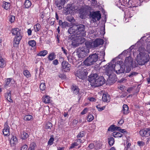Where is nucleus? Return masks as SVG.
<instances>
[{
    "label": "nucleus",
    "instance_id": "obj_1",
    "mask_svg": "<svg viewBox=\"0 0 150 150\" xmlns=\"http://www.w3.org/2000/svg\"><path fill=\"white\" fill-rule=\"evenodd\" d=\"M139 53L136 58L138 64L141 65H144L149 61V57L147 50L143 47L139 48Z\"/></svg>",
    "mask_w": 150,
    "mask_h": 150
},
{
    "label": "nucleus",
    "instance_id": "obj_2",
    "mask_svg": "<svg viewBox=\"0 0 150 150\" xmlns=\"http://www.w3.org/2000/svg\"><path fill=\"white\" fill-rule=\"evenodd\" d=\"M85 26L83 24L76 25L74 24L73 26L69 28L68 32L70 34H74L77 37L82 38L85 36Z\"/></svg>",
    "mask_w": 150,
    "mask_h": 150
},
{
    "label": "nucleus",
    "instance_id": "obj_3",
    "mask_svg": "<svg viewBox=\"0 0 150 150\" xmlns=\"http://www.w3.org/2000/svg\"><path fill=\"white\" fill-rule=\"evenodd\" d=\"M88 46L86 45L80 47L76 50V53L78 57L81 58L85 57L89 53V49Z\"/></svg>",
    "mask_w": 150,
    "mask_h": 150
},
{
    "label": "nucleus",
    "instance_id": "obj_4",
    "mask_svg": "<svg viewBox=\"0 0 150 150\" xmlns=\"http://www.w3.org/2000/svg\"><path fill=\"white\" fill-rule=\"evenodd\" d=\"M98 52L90 55L83 62V64L88 66L93 64L98 59Z\"/></svg>",
    "mask_w": 150,
    "mask_h": 150
},
{
    "label": "nucleus",
    "instance_id": "obj_5",
    "mask_svg": "<svg viewBox=\"0 0 150 150\" xmlns=\"http://www.w3.org/2000/svg\"><path fill=\"white\" fill-rule=\"evenodd\" d=\"M11 32L13 35H16V37H15L13 41V44L14 47H16L19 44L20 40L22 38L19 29L17 28H14L11 30Z\"/></svg>",
    "mask_w": 150,
    "mask_h": 150
},
{
    "label": "nucleus",
    "instance_id": "obj_6",
    "mask_svg": "<svg viewBox=\"0 0 150 150\" xmlns=\"http://www.w3.org/2000/svg\"><path fill=\"white\" fill-rule=\"evenodd\" d=\"M87 70L85 68L83 67L82 65L79 67L78 69L75 72V75L79 78L82 79H83L87 75Z\"/></svg>",
    "mask_w": 150,
    "mask_h": 150
},
{
    "label": "nucleus",
    "instance_id": "obj_7",
    "mask_svg": "<svg viewBox=\"0 0 150 150\" xmlns=\"http://www.w3.org/2000/svg\"><path fill=\"white\" fill-rule=\"evenodd\" d=\"M103 41L101 39H98L96 40L93 42L87 41L85 42L86 45L89 47L90 48L97 47L98 46L102 45L103 43Z\"/></svg>",
    "mask_w": 150,
    "mask_h": 150
},
{
    "label": "nucleus",
    "instance_id": "obj_8",
    "mask_svg": "<svg viewBox=\"0 0 150 150\" xmlns=\"http://www.w3.org/2000/svg\"><path fill=\"white\" fill-rule=\"evenodd\" d=\"M90 15L92 18V21L93 23L99 21L101 18V14L100 13V11L90 12Z\"/></svg>",
    "mask_w": 150,
    "mask_h": 150
},
{
    "label": "nucleus",
    "instance_id": "obj_9",
    "mask_svg": "<svg viewBox=\"0 0 150 150\" xmlns=\"http://www.w3.org/2000/svg\"><path fill=\"white\" fill-rule=\"evenodd\" d=\"M124 67V66H121L118 64H114V71H115L116 73L117 74L124 73L125 71V68Z\"/></svg>",
    "mask_w": 150,
    "mask_h": 150
},
{
    "label": "nucleus",
    "instance_id": "obj_10",
    "mask_svg": "<svg viewBox=\"0 0 150 150\" xmlns=\"http://www.w3.org/2000/svg\"><path fill=\"white\" fill-rule=\"evenodd\" d=\"M133 59L131 57H126L125 61V64L126 67H128V69L126 71V72L128 73L130 71V67L132 66Z\"/></svg>",
    "mask_w": 150,
    "mask_h": 150
},
{
    "label": "nucleus",
    "instance_id": "obj_11",
    "mask_svg": "<svg viewBox=\"0 0 150 150\" xmlns=\"http://www.w3.org/2000/svg\"><path fill=\"white\" fill-rule=\"evenodd\" d=\"M98 78L96 81L94 82L92 86H94L95 87L99 86L105 83V80L103 76H98Z\"/></svg>",
    "mask_w": 150,
    "mask_h": 150
},
{
    "label": "nucleus",
    "instance_id": "obj_12",
    "mask_svg": "<svg viewBox=\"0 0 150 150\" xmlns=\"http://www.w3.org/2000/svg\"><path fill=\"white\" fill-rule=\"evenodd\" d=\"M76 38L72 41L71 45L74 47H76L78 46L79 44L82 43V40L84 39V38L77 37Z\"/></svg>",
    "mask_w": 150,
    "mask_h": 150
},
{
    "label": "nucleus",
    "instance_id": "obj_13",
    "mask_svg": "<svg viewBox=\"0 0 150 150\" xmlns=\"http://www.w3.org/2000/svg\"><path fill=\"white\" fill-rule=\"evenodd\" d=\"M114 64L112 63H110L108 65L105 66V71L108 75H110L114 71Z\"/></svg>",
    "mask_w": 150,
    "mask_h": 150
},
{
    "label": "nucleus",
    "instance_id": "obj_14",
    "mask_svg": "<svg viewBox=\"0 0 150 150\" xmlns=\"http://www.w3.org/2000/svg\"><path fill=\"white\" fill-rule=\"evenodd\" d=\"M98 76L97 74L96 73L92 74L89 76L88 81L90 82L92 86L93 85L94 82L96 81Z\"/></svg>",
    "mask_w": 150,
    "mask_h": 150
},
{
    "label": "nucleus",
    "instance_id": "obj_15",
    "mask_svg": "<svg viewBox=\"0 0 150 150\" xmlns=\"http://www.w3.org/2000/svg\"><path fill=\"white\" fill-rule=\"evenodd\" d=\"M62 65L63 69L64 70V71H67L70 69L71 65L67 61H63L62 63Z\"/></svg>",
    "mask_w": 150,
    "mask_h": 150
},
{
    "label": "nucleus",
    "instance_id": "obj_16",
    "mask_svg": "<svg viewBox=\"0 0 150 150\" xmlns=\"http://www.w3.org/2000/svg\"><path fill=\"white\" fill-rule=\"evenodd\" d=\"M139 134L142 137H148L150 136V130L148 129L142 130L140 131Z\"/></svg>",
    "mask_w": 150,
    "mask_h": 150
},
{
    "label": "nucleus",
    "instance_id": "obj_17",
    "mask_svg": "<svg viewBox=\"0 0 150 150\" xmlns=\"http://www.w3.org/2000/svg\"><path fill=\"white\" fill-rule=\"evenodd\" d=\"M4 129H3V134L5 136H8L10 135L9 127L6 123L5 124Z\"/></svg>",
    "mask_w": 150,
    "mask_h": 150
},
{
    "label": "nucleus",
    "instance_id": "obj_18",
    "mask_svg": "<svg viewBox=\"0 0 150 150\" xmlns=\"http://www.w3.org/2000/svg\"><path fill=\"white\" fill-rule=\"evenodd\" d=\"M64 0H56L55 4L59 9L62 8V6L64 4Z\"/></svg>",
    "mask_w": 150,
    "mask_h": 150
},
{
    "label": "nucleus",
    "instance_id": "obj_19",
    "mask_svg": "<svg viewBox=\"0 0 150 150\" xmlns=\"http://www.w3.org/2000/svg\"><path fill=\"white\" fill-rule=\"evenodd\" d=\"M102 99L104 102H108L110 101V98L109 95L108 94H103L102 96Z\"/></svg>",
    "mask_w": 150,
    "mask_h": 150
},
{
    "label": "nucleus",
    "instance_id": "obj_20",
    "mask_svg": "<svg viewBox=\"0 0 150 150\" xmlns=\"http://www.w3.org/2000/svg\"><path fill=\"white\" fill-rule=\"evenodd\" d=\"M6 95H5V97L8 101L10 102H12L13 100L11 98V91H8Z\"/></svg>",
    "mask_w": 150,
    "mask_h": 150
},
{
    "label": "nucleus",
    "instance_id": "obj_21",
    "mask_svg": "<svg viewBox=\"0 0 150 150\" xmlns=\"http://www.w3.org/2000/svg\"><path fill=\"white\" fill-rule=\"evenodd\" d=\"M10 3L7 2L3 1L2 6L4 9L7 10L10 8Z\"/></svg>",
    "mask_w": 150,
    "mask_h": 150
},
{
    "label": "nucleus",
    "instance_id": "obj_22",
    "mask_svg": "<svg viewBox=\"0 0 150 150\" xmlns=\"http://www.w3.org/2000/svg\"><path fill=\"white\" fill-rule=\"evenodd\" d=\"M123 109L122 110V112L124 114L126 115L129 113L128 107L126 105H124L122 107Z\"/></svg>",
    "mask_w": 150,
    "mask_h": 150
},
{
    "label": "nucleus",
    "instance_id": "obj_23",
    "mask_svg": "<svg viewBox=\"0 0 150 150\" xmlns=\"http://www.w3.org/2000/svg\"><path fill=\"white\" fill-rule=\"evenodd\" d=\"M6 65V61L1 57H0V67L3 68Z\"/></svg>",
    "mask_w": 150,
    "mask_h": 150
},
{
    "label": "nucleus",
    "instance_id": "obj_24",
    "mask_svg": "<svg viewBox=\"0 0 150 150\" xmlns=\"http://www.w3.org/2000/svg\"><path fill=\"white\" fill-rule=\"evenodd\" d=\"M17 141V138L16 137L13 136L10 140V143L11 146H13Z\"/></svg>",
    "mask_w": 150,
    "mask_h": 150
},
{
    "label": "nucleus",
    "instance_id": "obj_25",
    "mask_svg": "<svg viewBox=\"0 0 150 150\" xmlns=\"http://www.w3.org/2000/svg\"><path fill=\"white\" fill-rule=\"evenodd\" d=\"M71 89L73 92V93L75 94H77L79 93V89L77 86H73L71 88Z\"/></svg>",
    "mask_w": 150,
    "mask_h": 150
},
{
    "label": "nucleus",
    "instance_id": "obj_26",
    "mask_svg": "<svg viewBox=\"0 0 150 150\" xmlns=\"http://www.w3.org/2000/svg\"><path fill=\"white\" fill-rule=\"evenodd\" d=\"M24 5L25 8H28L31 6L32 3L29 0H26L25 1Z\"/></svg>",
    "mask_w": 150,
    "mask_h": 150
},
{
    "label": "nucleus",
    "instance_id": "obj_27",
    "mask_svg": "<svg viewBox=\"0 0 150 150\" xmlns=\"http://www.w3.org/2000/svg\"><path fill=\"white\" fill-rule=\"evenodd\" d=\"M113 136L115 138L121 137L122 135L119 132H114L112 133Z\"/></svg>",
    "mask_w": 150,
    "mask_h": 150
},
{
    "label": "nucleus",
    "instance_id": "obj_28",
    "mask_svg": "<svg viewBox=\"0 0 150 150\" xmlns=\"http://www.w3.org/2000/svg\"><path fill=\"white\" fill-rule=\"evenodd\" d=\"M41 25L39 24H37L34 26L35 31V32L38 31L41 29Z\"/></svg>",
    "mask_w": 150,
    "mask_h": 150
},
{
    "label": "nucleus",
    "instance_id": "obj_29",
    "mask_svg": "<svg viewBox=\"0 0 150 150\" xmlns=\"http://www.w3.org/2000/svg\"><path fill=\"white\" fill-rule=\"evenodd\" d=\"M43 100L44 102L46 103H50L51 102L50 98L47 96H45L43 98Z\"/></svg>",
    "mask_w": 150,
    "mask_h": 150
},
{
    "label": "nucleus",
    "instance_id": "obj_30",
    "mask_svg": "<svg viewBox=\"0 0 150 150\" xmlns=\"http://www.w3.org/2000/svg\"><path fill=\"white\" fill-rule=\"evenodd\" d=\"M23 73L24 75L27 78H29L31 76L30 72L27 70H24L23 71Z\"/></svg>",
    "mask_w": 150,
    "mask_h": 150
},
{
    "label": "nucleus",
    "instance_id": "obj_31",
    "mask_svg": "<svg viewBox=\"0 0 150 150\" xmlns=\"http://www.w3.org/2000/svg\"><path fill=\"white\" fill-rule=\"evenodd\" d=\"M28 135L27 133L23 132L21 133V138L23 139H25L28 137Z\"/></svg>",
    "mask_w": 150,
    "mask_h": 150
},
{
    "label": "nucleus",
    "instance_id": "obj_32",
    "mask_svg": "<svg viewBox=\"0 0 150 150\" xmlns=\"http://www.w3.org/2000/svg\"><path fill=\"white\" fill-rule=\"evenodd\" d=\"M47 54V51L46 50H44L40 51L37 54L38 56H44Z\"/></svg>",
    "mask_w": 150,
    "mask_h": 150
},
{
    "label": "nucleus",
    "instance_id": "obj_33",
    "mask_svg": "<svg viewBox=\"0 0 150 150\" xmlns=\"http://www.w3.org/2000/svg\"><path fill=\"white\" fill-rule=\"evenodd\" d=\"M55 56L54 53H52L49 55L48 58L49 60L52 61L55 58Z\"/></svg>",
    "mask_w": 150,
    "mask_h": 150
},
{
    "label": "nucleus",
    "instance_id": "obj_34",
    "mask_svg": "<svg viewBox=\"0 0 150 150\" xmlns=\"http://www.w3.org/2000/svg\"><path fill=\"white\" fill-rule=\"evenodd\" d=\"M36 146V144L34 142L31 143L30 144L28 150H34Z\"/></svg>",
    "mask_w": 150,
    "mask_h": 150
},
{
    "label": "nucleus",
    "instance_id": "obj_35",
    "mask_svg": "<svg viewBox=\"0 0 150 150\" xmlns=\"http://www.w3.org/2000/svg\"><path fill=\"white\" fill-rule=\"evenodd\" d=\"M108 143L110 146L113 145L114 143V139L112 137L109 138L108 139Z\"/></svg>",
    "mask_w": 150,
    "mask_h": 150
},
{
    "label": "nucleus",
    "instance_id": "obj_36",
    "mask_svg": "<svg viewBox=\"0 0 150 150\" xmlns=\"http://www.w3.org/2000/svg\"><path fill=\"white\" fill-rule=\"evenodd\" d=\"M11 81V79L10 78H8L7 79L6 81V83L4 85V86L6 88H7V86H10L11 85L10 84Z\"/></svg>",
    "mask_w": 150,
    "mask_h": 150
},
{
    "label": "nucleus",
    "instance_id": "obj_37",
    "mask_svg": "<svg viewBox=\"0 0 150 150\" xmlns=\"http://www.w3.org/2000/svg\"><path fill=\"white\" fill-rule=\"evenodd\" d=\"M94 119V117L93 115L91 114H89L88 115L87 120L88 121L90 122L91 121Z\"/></svg>",
    "mask_w": 150,
    "mask_h": 150
},
{
    "label": "nucleus",
    "instance_id": "obj_38",
    "mask_svg": "<svg viewBox=\"0 0 150 150\" xmlns=\"http://www.w3.org/2000/svg\"><path fill=\"white\" fill-rule=\"evenodd\" d=\"M32 116L30 115H28L25 116L24 118L25 120L26 121H30L32 118Z\"/></svg>",
    "mask_w": 150,
    "mask_h": 150
},
{
    "label": "nucleus",
    "instance_id": "obj_39",
    "mask_svg": "<svg viewBox=\"0 0 150 150\" xmlns=\"http://www.w3.org/2000/svg\"><path fill=\"white\" fill-rule=\"evenodd\" d=\"M67 19L70 22H73L74 21V18L71 15L67 16Z\"/></svg>",
    "mask_w": 150,
    "mask_h": 150
},
{
    "label": "nucleus",
    "instance_id": "obj_40",
    "mask_svg": "<svg viewBox=\"0 0 150 150\" xmlns=\"http://www.w3.org/2000/svg\"><path fill=\"white\" fill-rule=\"evenodd\" d=\"M28 44L30 46L33 47L35 45L36 42L35 40H31L29 41Z\"/></svg>",
    "mask_w": 150,
    "mask_h": 150
},
{
    "label": "nucleus",
    "instance_id": "obj_41",
    "mask_svg": "<svg viewBox=\"0 0 150 150\" xmlns=\"http://www.w3.org/2000/svg\"><path fill=\"white\" fill-rule=\"evenodd\" d=\"M86 134L84 132H80L78 135L77 138H83L85 135Z\"/></svg>",
    "mask_w": 150,
    "mask_h": 150
},
{
    "label": "nucleus",
    "instance_id": "obj_42",
    "mask_svg": "<svg viewBox=\"0 0 150 150\" xmlns=\"http://www.w3.org/2000/svg\"><path fill=\"white\" fill-rule=\"evenodd\" d=\"M46 88L45 83H42L40 84V90L43 91L45 90Z\"/></svg>",
    "mask_w": 150,
    "mask_h": 150
},
{
    "label": "nucleus",
    "instance_id": "obj_43",
    "mask_svg": "<svg viewBox=\"0 0 150 150\" xmlns=\"http://www.w3.org/2000/svg\"><path fill=\"white\" fill-rule=\"evenodd\" d=\"M52 127V124L50 122H48L45 126V128L47 129H51Z\"/></svg>",
    "mask_w": 150,
    "mask_h": 150
},
{
    "label": "nucleus",
    "instance_id": "obj_44",
    "mask_svg": "<svg viewBox=\"0 0 150 150\" xmlns=\"http://www.w3.org/2000/svg\"><path fill=\"white\" fill-rule=\"evenodd\" d=\"M54 141V139L53 137H51L49 139L48 142V144L49 145H51L52 144H53V141Z\"/></svg>",
    "mask_w": 150,
    "mask_h": 150
},
{
    "label": "nucleus",
    "instance_id": "obj_45",
    "mask_svg": "<svg viewBox=\"0 0 150 150\" xmlns=\"http://www.w3.org/2000/svg\"><path fill=\"white\" fill-rule=\"evenodd\" d=\"M9 21L11 23H13L14 22L15 20V18L14 16H10Z\"/></svg>",
    "mask_w": 150,
    "mask_h": 150
},
{
    "label": "nucleus",
    "instance_id": "obj_46",
    "mask_svg": "<svg viewBox=\"0 0 150 150\" xmlns=\"http://www.w3.org/2000/svg\"><path fill=\"white\" fill-rule=\"evenodd\" d=\"M96 108L98 109V110L99 111H101L104 110L105 109V106H103V107L101 108V107H100V105H98L96 106Z\"/></svg>",
    "mask_w": 150,
    "mask_h": 150
},
{
    "label": "nucleus",
    "instance_id": "obj_47",
    "mask_svg": "<svg viewBox=\"0 0 150 150\" xmlns=\"http://www.w3.org/2000/svg\"><path fill=\"white\" fill-rule=\"evenodd\" d=\"M69 23H68L67 22H63L62 25V27L63 28H65L67 26H69Z\"/></svg>",
    "mask_w": 150,
    "mask_h": 150
},
{
    "label": "nucleus",
    "instance_id": "obj_48",
    "mask_svg": "<svg viewBox=\"0 0 150 150\" xmlns=\"http://www.w3.org/2000/svg\"><path fill=\"white\" fill-rule=\"evenodd\" d=\"M78 139L76 140L77 142L79 143L81 142H83L85 141V139L83 138H78Z\"/></svg>",
    "mask_w": 150,
    "mask_h": 150
},
{
    "label": "nucleus",
    "instance_id": "obj_49",
    "mask_svg": "<svg viewBox=\"0 0 150 150\" xmlns=\"http://www.w3.org/2000/svg\"><path fill=\"white\" fill-rule=\"evenodd\" d=\"M138 73L136 72H133L131 73L128 75V76L130 78H132L134 76H135Z\"/></svg>",
    "mask_w": 150,
    "mask_h": 150
},
{
    "label": "nucleus",
    "instance_id": "obj_50",
    "mask_svg": "<svg viewBox=\"0 0 150 150\" xmlns=\"http://www.w3.org/2000/svg\"><path fill=\"white\" fill-rule=\"evenodd\" d=\"M108 130L112 132L114 131V125H111L108 128Z\"/></svg>",
    "mask_w": 150,
    "mask_h": 150
},
{
    "label": "nucleus",
    "instance_id": "obj_51",
    "mask_svg": "<svg viewBox=\"0 0 150 150\" xmlns=\"http://www.w3.org/2000/svg\"><path fill=\"white\" fill-rule=\"evenodd\" d=\"M88 111V109L87 108H85L81 112V114L82 115H84Z\"/></svg>",
    "mask_w": 150,
    "mask_h": 150
},
{
    "label": "nucleus",
    "instance_id": "obj_52",
    "mask_svg": "<svg viewBox=\"0 0 150 150\" xmlns=\"http://www.w3.org/2000/svg\"><path fill=\"white\" fill-rule=\"evenodd\" d=\"M137 144L140 146H142L144 145V143L142 141H138Z\"/></svg>",
    "mask_w": 150,
    "mask_h": 150
},
{
    "label": "nucleus",
    "instance_id": "obj_53",
    "mask_svg": "<svg viewBox=\"0 0 150 150\" xmlns=\"http://www.w3.org/2000/svg\"><path fill=\"white\" fill-rule=\"evenodd\" d=\"M27 146L26 145H24L21 147V150H27Z\"/></svg>",
    "mask_w": 150,
    "mask_h": 150
},
{
    "label": "nucleus",
    "instance_id": "obj_54",
    "mask_svg": "<svg viewBox=\"0 0 150 150\" xmlns=\"http://www.w3.org/2000/svg\"><path fill=\"white\" fill-rule=\"evenodd\" d=\"M55 19L54 18H52L50 19V24L51 25H52L54 24Z\"/></svg>",
    "mask_w": 150,
    "mask_h": 150
},
{
    "label": "nucleus",
    "instance_id": "obj_55",
    "mask_svg": "<svg viewBox=\"0 0 150 150\" xmlns=\"http://www.w3.org/2000/svg\"><path fill=\"white\" fill-rule=\"evenodd\" d=\"M88 147L90 149H92L95 148V145L93 143H91L88 146Z\"/></svg>",
    "mask_w": 150,
    "mask_h": 150
},
{
    "label": "nucleus",
    "instance_id": "obj_56",
    "mask_svg": "<svg viewBox=\"0 0 150 150\" xmlns=\"http://www.w3.org/2000/svg\"><path fill=\"white\" fill-rule=\"evenodd\" d=\"M125 87L123 85H120L118 87V88L121 90L123 91L124 90Z\"/></svg>",
    "mask_w": 150,
    "mask_h": 150
},
{
    "label": "nucleus",
    "instance_id": "obj_57",
    "mask_svg": "<svg viewBox=\"0 0 150 150\" xmlns=\"http://www.w3.org/2000/svg\"><path fill=\"white\" fill-rule=\"evenodd\" d=\"M53 64L55 65H57L59 64V62L58 60L56 59L54 60L53 62Z\"/></svg>",
    "mask_w": 150,
    "mask_h": 150
},
{
    "label": "nucleus",
    "instance_id": "obj_58",
    "mask_svg": "<svg viewBox=\"0 0 150 150\" xmlns=\"http://www.w3.org/2000/svg\"><path fill=\"white\" fill-rule=\"evenodd\" d=\"M61 49L62 50V51L63 52L64 54H67V50L65 49L63 47H62L61 48Z\"/></svg>",
    "mask_w": 150,
    "mask_h": 150
},
{
    "label": "nucleus",
    "instance_id": "obj_59",
    "mask_svg": "<svg viewBox=\"0 0 150 150\" xmlns=\"http://www.w3.org/2000/svg\"><path fill=\"white\" fill-rule=\"evenodd\" d=\"M134 88V87H129L127 89V91L129 92L132 91Z\"/></svg>",
    "mask_w": 150,
    "mask_h": 150
},
{
    "label": "nucleus",
    "instance_id": "obj_60",
    "mask_svg": "<svg viewBox=\"0 0 150 150\" xmlns=\"http://www.w3.org/2000/svg\"><path fill=\"white\" fill-rule=\"evenodd\" d=\"M27 33L29 36L31 35L32 30L30 29H28L27 31Z\"/></svg>",
    "mask_w": 150,
    "mask_h": 150
},
{
    "label": "nucleus",
    "instance_id": "obj_61",
    "mask_svg": "<svg viewBox=\"0 0 150 150\" xmlns=\"http://www.w3.org/2000/svg\"><path fill=\"white\" fill-rule=\"evenodd\" d=\"M119 131L120 132L122 133H124L125 132H127L126 130L125 129H122L120 128L119 130Z\"/></svg>",
    "mask_w": 150,
    "mask_h": 150
},
{
    "label": "nucleus",
    "instance_id": "obj_62",
    "mask_svg": "<svg viewBox=\"0 0 150 150\" xmlns=\"http://www.w3.org/2000/svg\"><path fill=\"white\" fill-rule=\"evenodd\" d=\"M100 147V146L99 144H97L96 145H95V148L96 149L99 148Z\"/></svg>",
    "mask_w": 150,
    "mask_h": 150
},
{
    "label": "nucleus",
    "instance_id": "obj_63",
    "mask_svg": "<svg viewBox=\"0 0 150 150\" xmlns=\"http://www.w3.org/2000/svg\"><path fill=\"white\" fill-rule=\"evenodd\" d=\"M120 127H118L116 126L115 125H114V131L118 130L119 131V130L120 129Z\"/></svg>",
    "mask_w": 150,
    "mask_h": 150
},
{
    "label": "nucleus",
    "instance_id": "obj_64",
    "mask_svg": "<svg viewBox=\"0 0 150 150\" xmlns=\"http://www.w3.org/2000/svg\"><path fill=\"white\" fill-rule=\"evenodd\" d=\"M124 122V121L123 120L121 119L118 122V123L120 125H122V124Z\"/></svg>",
    "mask_w": 150,
    "mask_h": 150
}]
</instances>
